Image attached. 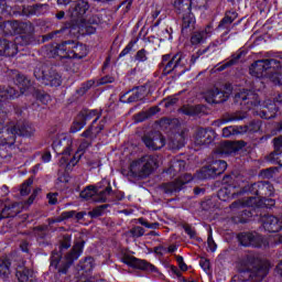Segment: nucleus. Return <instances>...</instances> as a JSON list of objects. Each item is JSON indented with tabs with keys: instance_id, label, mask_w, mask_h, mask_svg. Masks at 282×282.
I'll return each mask as SVG.
<instances>
[{
	"instance_id": "3c124183",
	"label": "nucleus",
	"mask_w": 282,
	"mask_h": 282,
	"mask_svg": "<svg viewBox=\"0 0 282 282\" xmlns=\"http://www.w3.org/2000/svg\"><path fill=\"white\" fill-rule=\"evenodd\" d=\"M56 195H57V194H48V195H47V199H48V203H50V204H52V205L56 204V202H57Z\"/></svg>"
},
{
	"instance_id": "a18cd8bd",
	"label": "nucleus",
	"mask_w": 282,
	"mask_h": 282,
	"mask_svg": "<svg viewBox=\"0 0 282 282\" xmlns=\"http://www.w3.org/2000/svg\"><path fill=\"white\" fill-rule=\"evenodd\" d=\"M230 135H235V128L234 127H227L223 129V137L224 138H230Z\"/></svg>"
},
{
	"instance_id": "e2e57ef3",
	"label": "nucleus",
	"mask_w": 282,
	"mask_h": 282,
	"mask_svg": "<svg viewBox=\"0 0 282 282\" xmlns=\"http://www.w3.org/2000/svg\"><path fill=\"white\" fill-rule=\"evenodd\" d=\"M141 224H142V226H145V228H155L158 226V224H152V225H150L148 223H141Z\"/></svg>"
},
{
	"instance_id": "a19ab883",
	"label": "nucleus",
	"mask_w": 282,
	"mask_h": 282,
	"mask_svg": "<svg viewBox=\"0 0 282 282\" xmlns=\"http://www.w3.org/2000/svg\"><path fill=\"white\" fill-rule=\"evenodd\" d=\"M88 147H89V141L82 142L77 152H76V155L78 158H80L83 155V153H85V151L87 150Z\"/></svg>"
},
{
	"instance_id": "de8ad7c7",
	"label": "nucleus",
	"mask_w": 282,
	"mask_h": 282,
	"mask_svg": "<svg viewBox=\"0 0 282 282\" xmlns=\"http://www.w3.org/2000/svg\"><path fill=\"white\" fill-rule=\"evenodd\" d=\"M176 261H177V263H178L180 269H181L183 272H186V270H188V267H187L186 263L184 262V258H183V257H177Z\"/></svg>"
},
{
	"instance_id": "f03ea898",
	"label": "nucleus",
	"mask_w": 282,
	"mask_h": 282,
	"mask_svg": "<svg viewBox=\"0 0 282 282\" xmlns=\"http://www.w3.org/2000/svg\"><path fill=\"white\" fill-rule=\"evenodd\" d=\"M154 169H158V158L147 155L131 163L130 175L132 177H147L153 173Z\"/></svg>"
},
{
	"instance_id": "5701e85b",
	"label": "nucleus",
	"mask_w": 282,
	"mask_h": 282,
	"mask_svg": "<svg viewBox=\"0 0 282 282\" xmlns=\"http://www.w3.org/2000/svg\"><path fill=\"white\" fill-rule=\"evenodd\" d=\"M193 6L192 0H174V10L177 14L189 12Z\"/></svg>"
},
{
	"instance_id": "f8f14e48",
	"label": "nucleus",
	"mask_w": 282,
	"mask_h": 282,
	"mask_svg": "<svg viewBox=\"0 0 282 282\" xmlns=\"http://www.w3.org/2000/svg\"><path fill=\"white\" fill-rule=\"evenodd\" d=\"M228 169V163L226 161H215L209 166L204 167L200 171V180H208V177H216V175H221Z\"/></svg>"
},
{
	"instance_id": "aec40b11",
	"label": "nucleus",
	"mask_w": 282,
	"mask_h": 282,
	"mask_svg": "<svg viewBox=\"0 0 282 282\" xmlns=\"http://www.w3.org/2000/svg\"><path fill=\"white\" fill-rule=\"evenodd\" d=\"M215 140V131L199 129L195 135V144H210Z\"/></svg>"
},
{
	"instance_id": "58836bf2",
	"label": "nucleus",
	"mask_w": 282,
	"mask_h": 282,
	"mask_svg": "<svg viewBox=\"0 0 282 282\" xmlns=\"http://www.w3.org/2000/svg\"><path fill=\"white\" fill-rule=\"evenodd\" d=\"M144 91V87L137 88L133 90V96L129 98V102H135V100H140V95Z\"/></svg>"
},
{
	"instance_id": "a878e982",
	"label": "nucleus",
	"mask_w": 282,
	"mask_h": 282,
	"mask_svg": "<svg viewBox=\"0 0 282 282\" xmlns=\"http://www.w3.org/2000/svg\"><path fill=\"white\" fill-rule=\"evenodd\" d=\"M124 263H127V265H131L133 268H140L141 270H149V267L153 268V265L149 264L147 261L138 260L135 258L126 259Z\"/></svg>"
},
{
	"instance_id": "423d86ee",
	"label": "nucleus",
	"mask_w": 282,
	"mask_h": 282,
	"mask_svg": "<svg viewBox=\"0 0 282 282\" xmlns=\"http://www.w3.org/2000/svg\"><path fill=\"white\" fill-rule=\"evenodd\" d=\"M276 239H279V236L270 237L268 240H264L257 234H240L238 236L240 246H243L245 248H268L274 246Z\"/></svg>"
},
{
	"instance_id": "f257e3e1",
	"label": "nucleus",
	"mask_w": 282,
	"mask_h": 282,
	"mask_svg": "<svg viewBox=\"0 0 282 282\" xmlns=\"http://www.w3.org/2000/svg\"><path fill=\"white\" fill-rule=\"evenodd\" d=\"M253 188H258V196L249 197L245 203V206H251L252 208H272V206H274V199L265 198L274 193V187L270 183L260 182L258 184H253Z\"/></svg>"
},
{
	"instance_id": "9d476101",
	"label": "nucleus",
	"mask_w": 282,
	"mask_h": 282,
	"mask_svg": "<svg viewBox=\"0 0 282 282\" xmlns=\"http://www.w3.org/2000/svg\"><path fill=\"white\" fill-rule=\"evenodd\" d=\"M213 32H215V26H213V23L207 24L205 28L194 31L191 34L189 43L194 47H197V45H204L206 43V40L210 39L213 36Z\"/></svg>"
},
{
	"instance_id": "6e6d98bb",
	"label": "nucleus",
	"mask_w": 282,
	"mask_h": 282,
	"mask_svg": "<svg viewBox=\"0 0 282 282\" xmlns=\"http://www.w3.org/2000/svg\"><path fill=\"white\" fill-rule=\"evenodd\" d=\"M107 83H113V77H105L101 79V85H105Z\"/></svg>"
},
{
	"instance_id": "603ef678",
	"label": "nucleus",
	"mask_w": 282,
	"mask_h": 282,
	"mask_svg": "<svg viewBox=\"0 0 282 282\" xmlns=\"http://www.w3.org/2000/svg\"><path fill=\"white\" fill-rule=\"evenodd\" d=\"M274 113L268 115V112L265 110H262V115L261 118H265V120H270V118H274Z\"/></svg>"
},
{
	"instance_id": "9b49d317",
	"label": "nucleus",
	"mask_w": 282,
	"mask_h": 282,
	"mask_svg": "<svg viewBox=\"0 0 282 282\" xmlns=\"http://www.w3.org/2000/svg\"><path fill=\"white\" fill-rule=\"evenodd\" d=\"M2 30L6 34H28V32H32V24L28 22L8 21L3 22Z\"/></svg>"
},
{
	"instance_id": "4468645a",
	"label": "nucleus",
	"mask_w": 282,
	"mask_h": 282,
	"mask_svg": "<svg viewBox=\"0 0 282 282\" xmlns=\"http://www.w3.org/2000/svg\"><path fill=\"white\" fill-rule=\"evenodd\" d=\"M143 142L145 147L152 151H158V149H162L164 144H166L164 137H162L160 132H152L151 134H147L143 138Z\"/></svg>"
},
{
	"instance_id": "6e6552de",
	"label": "nucleus",
	"mask_w": 282,
	"mask_h": 282,
	"mask_svg": "<svg viewBox=\"0 0 282 282\" xmlns=\"http://www.w3.org/2000/svg\"><path fill=\"white\" fill-rule=\"evenodd\" d=\"M184 65H186V55L184 53H176L173 57H171V54L162 56L161 67L163 72L182 70Z\"/></svg>"
},
{
	"instance_id": "6ab92c4d",
	"label": "nucleus",
	"mask_w": 282,
	"mask_h": 282,
	"mask_svg": "<svg viewBox=\"0 0 282 282\" xmlns=\"http://www.w3.org/2000/svg\"><path fill=\"white\" fill-rule=\"evenodd\" d=\"M280 63L276 59H259L250 66V72H268L272 66H279Z\"/></svg>"
},
{
	"instance_id": "f704fd0d",
	"label": "nucleus",
	"mask_w": 282,
	"mask_h": 282,
	"mask_svg": "<svg viewBox=\"0 0 282 282\" xmlns=\"http://www.w3.org/2000/svg\"><path fill=\"white\" fill-rule=\"evenodd\" d=\"M84 138H88V140H94L96 138V120H94L93 126L86 130L83 134Z\"/></svg>"
},
{
	"instance_id": "c9c22d12",
	"label": "nucleus",
	"mask_w": 282,
	"mask_h": 282,
	"mask_svg": "<svg viewBox=\"0 0 282 282\" xmlns=\"http://www.w3.org/2000/svg\"><path fill=\"white\" fill-rule=\"evenodd\" d=\"M252 98H256V95H253L252 91H242L236 95V100L238 102L239 100H252Z\"/></svg>"
},
{
	"instance_id": "79ce46f5",
	"label": "nucleus",
	"mask_w": 282,
	"mask_h": 282,
	"mask_svg": "<svg viewBox=\"0 0 282 282\" xmlns=\"http://www.w3.org/2000/svg\"><path fill=\"white\" fill-rule=\"evenodd\" d=\"M207 246H208L210 252H216L217 251V243H215V240L213 239V235L208 236Z\"/></svg>"
},
{
	"instance_id": "864d4df0",
	"label": "nucleus",
	"mask_w": 282,
	"mask_h": 282,
	"mask_svg": "<svg viewBox=\"0 0 282 282\" xmlns=\"http://www.w3.org/2000/svg\"><path fill=\"white\" fill-rule=\"evenodd\" d=\"M242 119H243V118H235V117H232V118L223 120V121H221V124H226V123H228V122H235V121H237V120H242Z\"/></svg>"
},
{
	"instance_id": "412c9836",
	"label": "nucleus",
	"mask_w": 282,
	"mask_h": 282,
	"mask_svg": "<svg viewBox=\"0 0 282 282\" xmlns=\"http://www.w3.org/2000/svg\"><path fill=\"white\" fill-rule=\"evenodd\" d=\"M19 47L14 42L0 40V56H17Z\"/></svg>"
},
{
	"instance_id": "bf43d9fd",
	"label": "nucleus",
	"mask_w": 282,
	"mask_h": 282,
	"mask_svg": "<svg viewBox=\"0 0 282 282\" xmlns=\"http://www.w3.org/2000/svg\"><path fill=\"white\" fill-rule=\"evenodd\" d=\"M160 12H161L160 9H155V10L152 12V18H153V19H158V17H160Z\"/></svg>"
},
{
	"instance_id": "49530a36",
	"label": "nucleus",
	"mask_w": 282,
	"mask_h": 282,
	"mask_svg": "<svg viewBox=\"0 0 282 282\" xmlns=\"http://www.w3.org/2000/svg\"><path fill=\"white\" fill-rule=\"evenodd\" d=\"M199 265L204 270V272H208V270H210V261L206 259H200Z\"/></svg>"
},
{
	"instance_id": "dca6fc26",
	"label": "nucleus",
	"mask_w": 282,
	"mask_h": 282,
	"mask_svg": "<svg viewBox=\"0 0 282 282\" xmlns=\"http://www.w3.org/2000/svg\"><path fill=\"white\" fill-rule=\"evenodd\" d=\"M247 55L248 51H246V48H240L234 53L230 58H228L223 65H220L218 69L224 72V69H228V67L239 65V63H243V58H246Z\"/></svg>"
},
{
	"instance_id": "f3484780",
	"label": "nucleus",
	"mask_w": 282,
	"mask_h": 282,
	"mask_svg": "<svg viewBox=\"0 0 282 282\" xmlns=\"http://www.w3.org/2000/svg\"><path fill=\"white\" fill-rule=\"evenodd\" d=\"M262 226L267 232H279L282 228V221L274 216H264L262 219Z\"/></svg>"
},
{
	"instance_id": "0eeeda50",
	"label": "nucleus",
	"mask_w": 282,
	"mask_h": 282,
	"mask_svg": "<svg viewBox=\"0 0 282 282\" xmlns=\"http://www.w3.org/2000/svg\"><path fill=\"white\" fill-rule=\"evenodd\" d=\"M72 1L74 0H57V3L58 6H69ZM87 10H89V2L86 0H77L75 6L69 9L68 15L75 23H84Z\"/></svg>"
},
{
	"instance_id": "774afa93",
	"label": "nucleus",
	"mask_w": 282,
	"mask_h": 282,
	"mask_svg": "<svg viewBox=\"0 0 282 282\" xmlns=\"http://www.w3.org/2000/svg\"><path fill=\"white\" fill-rule=\"evenodd\" d=\"M83 217H85V213L76 214V219H83Z\"/></svg>"
},
{
	"instance_id": "69168bd1",
	"label": "nucleus",
	"mask_w": 282,
	"mask_h": 282,
	"mask_svg": "<svg viewBox=\"0 0 282 282\" xmlns=\"http://www.w3.org/2000/svg\"><path fill=\"white\" fill-rule=\"evenodd\" d=\"M276 272L278 274H281L282 275V262H280L276 267Z\"/></svg>"
},
{
	"instance_id": "c756f323",
	"label": "nucleus",
	"mask_w": 282,
	"mask_h": 282,
	"mask_svg": "<svg viewBox=\"0 0 282 282\" xmlns=\"http://www.w3.org/2000/svg\"><path fill=\"white\" fill-rule=\"evenodd\" d=\"M13 208H17V204H13L11 207L6 206L1 212H0V219H6L8 217H14L19 212H14L12 214Z\"/></svg>"
},
{
	"instance_id": "2f4dec72",
	"label": "nucleus",
	"mask_w": 282,
	"mask_h": 282,
	"mask_svg": "<svg viewBox=\"0 0 282 282\" xmlns=\"http://www.w3.org/2000/svg\"><path fill=\"white\" fill-rule=\"evenodd\" d=\"M10 274V261L8 260H2L0 262V276L2 279H6Z\"/></svg>"
},
{
	"instance_id": "72a5a7b5",
	"label": "nucleus",
	"mask_w": 282,
	"mask_h": 282,
	"mask_svg": "<svg viewBox=\"0 0 282 282\" xmlns=\"http://www.w3.org/2000/svg\"><path fill=\"white\" fill-rule=\"evenodd\" d=\"M17 93L14 91L13 88H7V89H1L0 88V98H17Z\"/></svg>"
},
{
	"instance_id": "a211bd4d",
	"label": "nucleus",
	"mask_w": 282,
	"mask_h": 282,
	"mask_svg": "<svg viewBox=\"0 0 282 282\" xmlns=\"http://www.w3.org/2000/svg\"><path fill=\"white\" fill-rule=\"evenodd\" d=\"M193 182V176L191 174H185L181 176L175 183H170L164 186L165 193H177L184 186V184H189Z\"/></svg>"
},
{
	"instance_id": "338daca9",
	"label": "nucleus",
	"mask_w": 282,
	"mask_h": 282,
	"mask_svg": "<svg viewBox=\"0 0 282 282\" xmlns=\"http://www.w3.org/2000/svg\"><path fill=\"white\" fill-rule=\"evenodd\" d=\"M65 17V11H59L57 14H56V19H63Z\"/></svg>"
},
{
	"instance_id": "ddd939ff",
	"label": "nucleus",
	"mask_w": 282,
	"mask_h": 282,
	"mask_svg": "<svg viewBox=\"0 0 282 282\" xmlns=\"http://www.w3.org/2000/svg\"><path fill=\"white\" fill-rule=\"evenodd\" d=\"M65 142L67 147H65V149L61 151V147H63ZM69 144H72V141L67 140L66 138H63L62 140H55L53 142V149L55 153H59V155H62L59 160L61 166H64V164H67V162H69V155L72 154V148L69 147Z\"/></svg>"
},
{
	"instance_id": "c85d7f7f",
	"label": "nucleus",
	"mask_w": 282,
	"mask_h": 282,
	"mask_svg": "<svg viewBox=\"0 0 282 282\" xmlns=\"http://www.w3.org/2000/svg\"><path fill=\"white\" fill-rule=\"evenodd\" d=\"M239 17L237 11H229L226 13L225 18L221 20L218 28H226V25H230L236 19Z\"/></svg>"
},
{
	"instance_id": "b1692460",
	"label": "nucleus",
	"mask_w": 282,
	"mask_h": 282,
	"mask_svg": "<svg viewBox=\"0 0 282 282\" xmlns=\"http://www.w3.org/2000/svg\"><path fill=\"white\" fill-rule=\"evenodd\" d=\"M83 242H78L74 246L73 251L67 256V268H69V265H72V263L83 254Z\"/></svg>"
},
{
	"instance_id": "473e14b6",
	"label": "nucleus",
	"mask_w": 282,
	"mask_h": 282,
	"mask_svg": "<svg viewBox=\"0 0 282 282\" xmlns=\"http://www.w3.org/2000/svg\"><path fill=\"white\" fill-rule=\"evenodd\" d=\"M134 58L138 61V63H147V61H149V52L144 48H141L137 52Z\"/></svg>"
},
{
	"instance_id": "0e129e2a",
	"label": "nucleus",
	"mask_w": 282,
	"mask_h": 282,
	"mask_svg": "<svg viewBox=\"0 0 282 282\" xmlns=\"http://www.w3.org/2000/svg\"><path fill=\"white\" fill-rule=\"evenodd\" d=\"M185 232H187V235H189V237H195V231H193L191 228H186Z\"/></svg>"
},
{
	"instance_id": "8fccbe9b",
	"label": "nucleus",
	"mask_w": 282,
	"mask_h": 282,
	"mask_svg": "<svg viewBox=\"0 0 282 282\" xmlns=\"http://www.w3.org/2000/svg\"><path fill=\"white\" fill-rule=\"evenodd\" d=\"M42 161L45 162V163L51 162L52 161V154L50 152H45L42 155Z\"/></svg>"
},
{
	"instance_id": "052dcab7",
	"label": "nucleus",
	"mask_w": 282,
	"mask_h": 282,
	"mask_svg": "<svg viewBox=\"0 0 282 282\" xmlns=\"http://www.w3.org/2000/svg\"><path fill=\"white\" fill-rule=\"evenodd\" d=\"M177 250V246L175 245H171L169 248H167V252H175Z\"/></svg>"
},
{
	"instance_id": "ea45409f",
	"label": "nucleus",
	"mask_w": 282,
	"mask_h": 282,
	"mask_svg": "<svg viewBox=\"0 0 282 282\" xmlns=\"http://www.w3.org/2000/svg\"><path fill=\"white\" fill-rule=\"evenodd\" d=\"M213 47H215V44H209L205 50L198 51L197 56L192 55V63H195L199 56L206 54V52H208V50H213Z\"/></svg>"
},
{
	"instance_id": "393cba45",
	"label": "nucleus",
	"mask_w": 282,
	"mask_h": 282,
	"mask_svg": "<svg viewBox=\"0 0 282 282\" xmlns=\"http://www.w3.org/2000/svg\"><path fill=\"white\" fill-rule=\"evenodd\" d=\"M236 192H235V187H223L219 192H218V198L221 202H228V199H232V197H235Z\"/></svg>"
},
{
	"instance_id": "4be33fe9",
	"label": "nucleus",
	"mask_w": 282,
	"mask_h": 282,
	"mask_svg": "<svg viewBox=\"0 0 282 282\" xmlns=\"http://www.w3.org/2000/svg\"><path fill=\"white\" fill-rule=\"evenodd\" d=\"M181 15L182 19V32H184L185 30H188V28H195V14H193V12L186 11L185 13H181L178 14Z\"/></svg>"
},
{
	"instance_id": "e433bc0d",
	"label": "nucleus",
	"mask_w": 282,
	"mask_h": 282,
	"mask_svg": "<svg viewBox=\"0 0 282 282\" xmlns=\"http://www.w3.org/2000/svg\"><path fill=\"white\" fill-rule=\"evenodd\" d=\"M134 45H135V41H130L127 44V46L119 54V58H122V57L127 56V54L131 53L133 47H134Z\"/></svg>"
},
{
	"instance_id": "13d9d810",
	"label": "nucleus",
	"mask_w": 282,
	"mask_h": 282,
	"mask_svg": "<svg viewBox=\"0 0 282 282\" xmlns=\"http://www.w3.org/2000/svg\"><path fill=\"white\" fill-rule=\"evenodd\" d=\"M63 217L64 219H69V217H74V212L63 213Z\"/></svg>"
},
{
	"instance_id": "20e7f679",
	"label": "nucleus",
	"mask_w": 282,
	"mask_h": 282,
	"mask_svg": "<svg viewBox=\"0 0 282 282\" xmlns=\"http://www.w3.org/2000/svg\"><path fill=\"white\" fill-rule=\"evenodd\" d=\"M96 195L97 202H107V197L111 195V185L108 180H102L97 186L90 185L80 193L82 199H93V202H96Z\"/></svg>"
},
{
	"instance_id": "7c9ffc66",
	"label": "nucleus",
	"mask_w": 282,
	"mask_h": 282,
	"mask_svg": "<svg viewBox=\"0 0 282 282\" xmlns=\"http://www.w3.org/2000/svg\"><path fill=\"white\" fill-rule=\"evenodd\" d=\"M30 274H32L31 270H28V269H23L22 271L18 270L17 271L18 281H20V282H30Z\"/></svg>"
},
{
	"instance_id": "5fc2aeb1",
	"label": "nucleus",
	"mask_w": 282,
	"mask_h": 282,
	"mask_svg": "<svg viewBox=\"0 0 282 282\" xmlns=\"http://www.w3.org/2000/svg\"><path fill=\"white\" fill-rule=\"evenodd\" d=\"M28 85H30V80L23 79V84L19 86V88L21 89V94H25V90H23V86Z\"/></svg>"
},
{
	"instance_id": "4d7b16f0",
	"label": "nucleus",
	"mask_w": 282,
	"mask_h": 282,
	"mask_svg": "<svg viewBox=\"0 0 282 282\" xmlns=\"http://www.w3.org/2000/svg\"><path fill=\"white\" fill-rule=\"evenodd\" d=\"M89 23H90L91 25H98V23H99L98 17H93V18L89 20Z\"/></svg>"
},
{
	"instance_id": "c03bdc74",
	"label": "nucleus",
	"mask_w": 282,
	"mask_h": 282,
	"mask_svg": "<svg viewBox=\"0 0 282 282\" xmlns=\"http://www.w3.org/2000/svg\"><path fill=\"white\" fill-rule=\"evenodd\" d=\"M132 237H142L144 235V228L142 227H134L132 230H130Z\"/></svg>"
},
{
	"instance_id": "2eb2a0df",
	"label": "nucleus",
	"mask_w": 282,
	"mask_h": 282,
	"mask_svg": "<svg viewBox=\"0 0 282 282\" xmlns=\"http://www.w3.org/2000/svg\"><path fill=\"white\" fill-rule=\"evenodd\" d=\"M34 74L42 85H50L51 87L61 86V76L56 73L35 72Z\"/></svg>"
},
{
	"instance_id": "680f3d73",
	"label": "nucleus",
	"mask_w": 282,
	"mask_h": 282,
	"mask_svg": "<svg viewBox=\"0 0 282 282\" xmlns=\"http://www.w3.org/2000/svg\"><path fill=\"white\" fill-rule=\"evenodd\" d=\"M86 32H87L88 34H94V33L96 32V28H94V26H87Z\"/></svg>"
},
{
	"instance_id": "09e8293b",
	"label": "nucleus",
	"mask_w": 282,
	"mask_h": 282,
	"mask_svg": "<svg viewBox=\"0 0 282 282\" xmlns=\"http://www.w3.org/2000/svg\"><path fill=\"white\" fill-rule=\"evenodd\" d=\"M273 144H274V148L278 151H281V149H282V138L274 139Z\"/></svg>"
},
{
	"instance_id": "37998d69",
	"label": "nucleus",
	"mask_w": 282,
	"mask_h": 282,
	"mask_svg": "<svg viewBox=\"0 0 282 282\" xmlns=\"http://www.w3.org/2000/svg\"><path fill=\"white\" fill-rule=\"evenodd\" d=\"M59 261H61V254L59 253H53L52 257H51L52 268H58Z\"/></svg>"
},
{
	"instance_id": "bb28decb",
	"label": "nucleus",
	"mask_w": 282,
	"mask_h": 282,
	"mask_svg": "<svg viewBox=\"0 0 282 282\" xmlns=\"http://www.w3.org/2000/svg\"><path fill=\"white\" fill-rule=\"evenodd\" d=\"M85 124H87V116L79 115L70 128L72 133H78V131L85 128Z\"/></svg>"
},
{
	"instance_id": "cd10ccee",
	"label": "nucleus",
	"mask_w": 282,
	"mask_h": 282,
	"mask_svg": "<svg viewBox=\"0 0 282 282\" xmlns=\"http://www.w3.org/2000/svg\"><path fill=\"white\" fill-rule=\"evenodd\" d=\"M221 97H224V93L219 91V89L217 88H214L205 94V100H207L208 102H221L223 99H217Z\"/></svg>"
},
{
	"instance_id": "1a4fd4ad",
	"label": "nucleus",
	"mask_w": 282,
	"mask_h": 282,
	"mask_svg": "<svg viewBox=\"0 0 282 282\" xmlns=\"http://www.w3.org/2000/svg\"><path fill=\"white\" fill-rule=\"evenodd\" d=\"M31 129L32 128L29 126H23L21 128L15 126L7 132H3V126H0V144L2 147H4V144L12 147V144H14V140H17V135H30Z\"/></svg>"
},
{
	"instance_id": "4c0bfd02",
	"label": "nucleus",
	"mask_w": 282,
	"mask_h": 282,
	"mask_svg": "<svg viewBox=\"0 0 282 282\" xmlns=\"http://www.w3.org/2000/svg\"><path fill=\"white\" fill-rule=\"evenodd\" d=\"M32 184H34V180L29 178V180L22 185V187H21V191H20L21 195H28V194L30 193V191H31L30 187L32 186Z\"/></svg>"
},
{
	"instance_id": "39448f33",
	"label": "nucleus",
	"mask_w": 282,
	"mask_h": 282,
	"mask_svg": "<svg viewBox=\"0 0 282 282\" xmlns=\"http://www.w3.org/2000/svg\"><path fill=\"white\" fill-rule=\"evenodd\" d=\"M270 272V262H261L252 270L240 271L239 276L234 278V282H259Z\"/></svg>"
},
{
	"instance_id": "7ed1b4c3",
	"label": "nucleus",
	"mask_w": 282,
	"mask_h": 282,
	"mask_svg": "<svg viewBox=\"0 0 282 282\" xmlns=\"http://www.w3.org/2000/svg\"><path fill=\"white\" fill-rule=\"evenodd\" d=\"M56 54L59 58H85L88 54V50L85 44L66 41L56 46Z\"/></svg>"
}]
</instances>
